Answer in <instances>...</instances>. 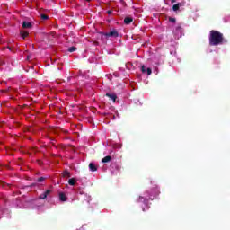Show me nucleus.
I'll use <instances>...</instances> for the list:
<instances>
[{
  "mask_svg": "<svg viewBox=\"0 0 230 230\" xmlns=\"http://www.w3.org/2000/svg\"><path fill=\"white\" fill-rule=\"evenodd\" d=\"M111 161H112V156H111V155H107L102 159V163H103V164L111 163Z\"/></svg>",
  "mask_w": 230,
  "mask_h": 230,
  "instance_id": "obj_5",
  "label": "nucleus"
},
{
  "mask_svg": "<svg viewBox=\"0 0 230 230\" xmlns=\"http://www.w3.org/2000/svg\"><path fill=\"white\" fill-rule=\"evenodd\" d=\"M63 177H71V172H69L67 170L64 171Z\"/></svg>",
  "mask_w": 230,
  "mask_h": 230,
  "instance_id": "obj_13",
  "label": "nucleus"
},
{
  "mask_svg": "<svg viewBox=\"0 0 230 230\" xmlns=\"http://www.w3.org/2000/svg\"><path fill=\"white\" fill-rule=\"evenodd\" d=\"M209 46H222L226 40L224 39V34L218 31L212 30L209 32Z\"/></svg>",
  "mask_w": 230,
  "mask_h": 230,
  "instance_id": "obj_1",
  "label": "nucleus"
},
{
  "mask_svg": "<svg viewBox=\"0 0 230 230\" xmlns=\"http://www.w3.org/2000/svg\"><path fill=\"white\" fill-rule=\"evenodd\" d=\"M101 35H103L104 37H106V39H109V37H111L113 39H118V37H119V32H118V31L116 29L112 30L110 32H100Z\"/></svg>",
  "mask_w": 230,
  "mask_h": 230,
  "instance_id": "obj_2",
  "label": "nucleus"
},
{
  "mask_svg": "<svg viewBox=\"0 0 230 230\" xmlns=\"http://www.w3.org/2000/svg\"><path fill=\"white\" fill-rule=\"evenodd\" d=\"M139 199H140V200H141V199H143V197H140Z\"/></svg>",
  "mask_w": 230,
  "mask_h": 230,
  "instance_id": "obj_26",
  "label": "nucleus"
},
{
  "mask_svg": "<svg viewBox=\"0 0 230 230\" xmlns=\"http://www.w3.org/2000/svg\"><path fill=\"white\" fill-rule=\"evenodd\" d=\"M141 71L142 73H146V67L144 65L141 66Z\"/></svg>",
  "mask_w": 230,
  "mask_h": 230,
  "instance_id": "obj_20",
  "label": "nucleus"
},
{
  "mask_svg": "<svg viewBox=\"0 0 230 230\" xmlns=\"http://www.w3.org/2000/svg\"><path fill=\"white\" fill-rule=\"evenodd\" d=\"M176 0H172V3H175Z\"/></svg>",
  "mask_w": 230,
  "mask_h": 230,
  "instance_id": "obj_24",
  "label": "nucleus"
},
{
  "mask_svg": "<svg viewBox=\"0 0 230 230\" xmlns=\"http://www.w3.org/2000/svg\"><path fill=\"white\" fill-rule=\"evenodd\" d=\"M86 1H88V2H89V1H91V0H86Z\"/></svg>",
  "mask_w": 230,
  "mask_h": 230,
  "instance_id": "obj_27",
  "label": "nucleus"
},
{
  "mask_svg": "<svg viewBox=\"0 0 230 230\" xmlns=\"http://www.w3.org/2000/svg\"><path fill=\"white\" fill-rule=\"evenodd\" d=\"M22 28H31V22H22Z\"/></svg>",
  "mask_w": 230,
  "mask_h": 230,
  "instance_id": "obj_10",
  "label": "nucleus"
},
{
  "mask_svg": "<svg viewBox=\"0 0 230 230\" xmlns=\"http://www.w3.org/2000/svg\"><path fill=\"white\" fill-rule=\"evenodd\" d=\"M181 6H182V4H181V3H178V4H174V5L172 6L173 12H177V11L179 10V8H181Z\"/></svg>",
  "mask_w": 230,
  "mask_h": 230,
  "instance_id": "obj_9",
  "label": "nucleus"
},
{
  "mask_svg": "<svg viewBox=\"0 0 230 230\" xmlns=\"http://www.w3.org/2000/svg\"><path fill=\"white\" fill-rule=\"evenodd\" d=\"M8 48V49H12L10 47H7Z\"/></svg>",
  "mask_w": 230,
  "mask_h": 230,
  "instance_id": "obj_25",
  "label": "nucleus"
},
{
  "mask_svg": "<svg viewBox=\"0 0 230 230\" xmlns=\"http://www.w3.org/2000/svg\"><path fill=\"white\" fill-rule=\"evenodd\" d=\"M40 19H42V21H48V19H49V16H48V14H40Z\"/></svg>",
  "mask_w": 230,
  "mask_h": 230,
  "instance_id": "obj_14",
  "label": "nucleus"
},
{
  "mask_svg": "<svg viewBox=\"0 0 230 230\" xmlns=\"http://www.w3.org/2000/svg\"><path fill=\"white\" fill-rule=\"evenodd\" d=\"M50 143L55 146V143H57V140H55L54 138H49Z\"/></svg>",
  "mask_w": 230,
  "mask_h": 230,
  "instance_id": "obj_21",
  "label": "nucleus"
},
{
  "mask_svg": "<svg viewBox=\"0 0 230 230\" xmlns=\"http://www.w3.org/2000/svg\"><path fill=\"white\" fill-rule=\"evenodd\" d=\"M68 51H69V53H73V52L76 51V47H70L68 49Z\"/></svg>",
  "mask_w": 230,
  "mask_h": 230,
  "instance_id": "obj_15",
  "label": "nucleus"
},
{
  "mask_svg": "<svg viewBox=\"0 0 230 230\" xmlns=\"http://www.w3.org/2000/svg\"><path fill=\"white\" fill-rule=\"evenodd\" d=\"M134 22V19L132 17H126L124 19V23H126V24H131V22Z\"/></svg>",
  "mask_w": 230,
  "mask_h": 230,
  "instance_id": "obj_7",
  "label": "nucleus"
},
{
  "mask_svg": "<svg viewBox=\"0 0 230 230\" xmlns=\"http://www.w3.org/2000/svg\"><path fill=\"white\" fill-rule=\"evenodd\" d=\"M68 184H69L70 186H75V184H76V179H75V178L69 179V180H68Z\"/></svg>",
  "mask_w": 230,
  "mask_h": 230,
  "instance_id": "obj_11",
  "label": "nucleus"
},
{
  "mask_svg": "<svg viewBox=\"0 0 230 230\" xmlns=\"http://www.w3.org/2000/svg\"><path fill=\"white\" fill-rule=\"evenodd\" d=\"M89 168L91 172H96L98 170V168L96 167V165L93 163L89 164Z\"/></svg>",
  "mask_w": 230,
  "mask_h": 230,
  "instance_id": "obj_8",
  "label": "nucleus"
},
{
  "mask_svg": "<svg viewBox=\"0 0 230 230\" xmlns=\"http://www.w3.org/2000/svg\"><path fill=\"white\" fill-rule=\"evenodd\" d=\"M146 73H147L148 75H152V68L148 67V68L146 70Z\"/></svg>",
  "mask_w": 230,
  "mask_h": 230,
  "instance_id": "obj_19",
  "label": "nucleus"
},
{
  "mask_svg": "<svg viewBox=\"0 0 230 230\" xmlns=\"http://www.w3.org/2000/svg\"><path fill=\"white\" fill-rule=\"evenodd\" d=\"M112 13V11H108V14L111 15Z\"/></svg>",
  "mask_w": 230,
  "mask_h": 230,
  "instance_id": "obj_22",
  "label": "nucleus"
},
{
  "mask_svg": "<svg viewBox=\"0 0 230 230\" xmlns=\"http://www.w3.org/2000/svg\"><path fill=\"white\" fill-rule=\"evenodd\" d=\"M59 200H61V202H66L67 200V197H66V194H64L63 192H60Z\"/></svg>",
  "mask_w": 230,
  "mask_h": 230,
  "instance_id": "obj_6",
  "label": "nucleus"
},
{
  "mask_svg": "<svg viewBox=\"0 0 230 230\" xmlns=\"http://www.w3.org/2000/svg\"><path fill=\"white\" fill-rule=\"evenodd\" d=\"M106 96L108 98H110V100H112L113 103H116V99L118 98V96L114 93H106Z\"/></svg>",
  "mask_w": 230,
  "mask_h": 230,
  "instance_id": "obj_4",
  "label": "nucleus"
},
{
  "mask_svg": "<svg viewBox=\"0 0 230 230\" xmlns=\"http://www.w3.org/2000/svg\"><path fill=\"white\" fill-rule=\"evenodd\" d=\"M151 193H159V189L154 188L153 190H151Z\"/></svg>",
  "mask_w": 230,
  "mask_h": 230,
  "instance_id": "obj_18",
  "label": "nucleus"
},
{
  "mask_svg": "<svg viewBox=\"0 0 230 230\" xmlns=\"http://www.w3.org/2000/svg\"><path fill=\"white\" fill-rule=\"evenodd\" d=\"M21 35H22V39H26V37H28L30 35V33L26 31H22Z\"/></svg>",
  "mask_w": 230,
  "mask_h": 230,
  "instance_id": "obj_12",
  "label": "nucleus"
},
{
  "mask_svg": "<svg viewBox=\"0 0 230 230\" xmlns=\"http://www.w3.org/2000/svg\"><path fill=\"white\" fill-rule=\"evenodd\" d=\"M31 186L33 187V186H36V184H35V183H32Z\"/></svg>",
  "mask_w": 230,
  "mask_h": 230,
  "instance_id": "obj_23",
  "label": "nucleus"
},
{
  "mask_svg": "<svg viewBox=\"0 0 230 230\" xmlns=\"http://www.w3.org/2000/svg\"><path fill=\"white\" fill-rule=\"evenodd\" d=\"M49 193H51V190H47L44 193H42V194H40V195L39 196V199H40V200H44L45 199L48 198V195H49Z\"/></svg>",
  "mask_w": 230,
  "mask_h": 230,
  "instance_id": "obj_3",
  "label": "nucleus"
},
{
  "mask_svg": "<svg viewBox=\"0 0 230 230\" xmlns=\"http://www.w3.org/2000/svg\"><path fill=\"white\" fill-rule=\"evenodd\" d=\"M169 22L175 23V22H177V20L175 18L170 17L169 18Z\"/></svg>",
  "mask_w": 230,
  "mask_h": 230,
  "instance_id": "obj_17",
  "label": "nucleus"
},
{
  "mask_svg": "<svg viewBox=\"0 0 230 230\" xmlns=\"http://www.w3.org/2000/svg\"><path fill=\"white\" fill-rule=\"evenodd\" d=\"M45 181H46V178L40 177V178H38L37 182H44Z\"/></svg>",
  "mask_w": 230,
  "mask_h": 230,
  "instance_id": "obj_16",
  "label": "nucleus"
}]
</instances>
